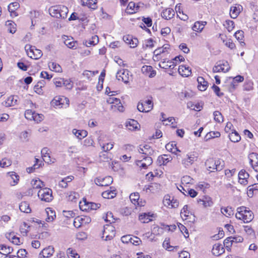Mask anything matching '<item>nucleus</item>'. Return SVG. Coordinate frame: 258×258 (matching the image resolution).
I'll use <instances>...</instances> for the list:
<instances>
[{"mask_svg":"<svg viewBox=\"0 0 258 258\" xmlns=\"http://www.w3.org/2000/svg\"><path fill=\"white\" fill-rule=\"evenodd\" d=\"M235 217L237 219L242 220L244 223H248L253 220L254 215L248 208L241 206L237 208Z\"/></svg>","mask_w":258,"mask_h":258,"instance_id":"obj_1","label":"nucleus"},{"mask_svg":"<svg viewBox=\"0 0 258 258\" xmlns=\"http://www.w3.org/2000/svg\"><path fill=\"white\" fill-rule=\"evenodd\" d=\"M49 14L53 17L65 19L69 12L68 8L63 5L53 6L48 10Z\"/></svg>","mask_w":258,"mask_h":258,"instance_id":"obj_2","label":"nucleus"},{"mask_svg":"<svg viewBox=\"0 0 258 258\" xmlns=\"http://www.w3.org/2000/svg\"><path fill=\"white\" fill-rule=\"evenodd\" d=\"M137 108L140 112H148L153 108V98L151 96H147L138 103Z\"/></svg>","mask_w":258,"mask_h":258,"instance_id":"obj_3","label":"nucleus"},{"mask_svg":"<svg viewBox=\"0 0 258 258\" xmlns=\"http://www.w3.org/2000/svg\"><path fill=\"white\" fill-rule=\"evenodd\" d=\"M205 165L210 172H214L215 169L217 171H219L223 168L224 162L221 160H215L213 159H209L206 161Z\"/></svg>","mask_w":258,"mask_h":258,"instance_id":"obj_4","label":"nucleus"},{"mask_svg":"<svg viewBox=\"0 0 258 258\" xmlns=\"http://www.w3.org/2000/svg\"><path fill=\"white\" fill-rule=\"evenodd\" d=\"M198 153L196 152L188 153L181 160V163L185 168L190 166L195 161H197Z\"/></svg>","mask_w":258,"mask_h":258,"instance_id":"obj_5","label":"nucleus"},{"mask_svg":"<svg viewBox=\"0 0 258 258\" xmlns=\"http://www.w3.org/2000/svg\"><path fill=\"white\" fill-rule=\"evenodd\" d=\"M51 104L56 108L66 107L69 104V100L63 96H56L51 101Z\"/></svg>","mask_w":258,"mask_h":258,"instance_id":"obj_6","label":"nucleus"},{"mask_svg":"<svg viewBox=\"0 0 258 258\" xmlns=\"http://www.w3.org/2000/svg\"><path fill=\"white\" fill-rule=\"evenodd\" d=\"M114 94L109 95L110 97L107 99V102L111 104V108L112 110L123 111V107L120 102V99L114 97Z\"/></svg>","mask_w":258,"mask_h":258,"instance_id":"obj_7","label":"nucleus"},{"mask_svg":"<svg viewBox=\"0 0 258 258\" xmlns=\"http://www.w3.org/2000/svg\"><path fill=\"white\" fill-rule=\"evenodd\" d=\"M230 69V67L229 64L227 61L225 60H220L217 61L215 65L213 68V72L214 73H227Z\"/></svg>","mask_w":258,"mask_h":258,"instance_id":"obj_8","label":"nucleus"},{"mask_svg":"<svg viewBox=\"0 0 258 258\" xmlns=\"http://www.w3.org/2000/svg\"><path fill=\"white\" fill-rule=\"evenodd\" d=\"M52 192L50 188L44 187L40 189L38 192V196L43 201L49 202L52 200Z\"/></svg>","mask_w":258,"mask_h":258,"instance_id":"obj_9","label":"nucleus"},{"mask_svg":"<svg viewBox=\"0 0 258 258\" xmlns=\"http://www.w3.org/2000/svg\"><path fill=\"white\" fill-rule=\"evenodd\" d=\"M80 208L82 211H87L89 210H96L99 208L100 205L92 202H87L86 200H85L82 202L80 203Z\"/></svg>","mask_w":258,"mask_h":258,"instance_id":"obj_10","label":"nucleus"},{"mask_svg":"<svg viewBox=\"0 0 258 258\" xmlns=\"http://www.w3.org/2000/svg\"><path fill=\"white\" fill-rule=\"evenodd\" d=\"M115 236L114 227L112 226L107 225L105 227L102 238L105 240H110Z\"/></svg>","mask_w":258,"mask_h":258,"instance_id":"obj_11","label":"nucleus"},{"mask_svg":"<svg viewBox=\"0 0 258 258\" xmlns=\"http://www.w3.org/2000/svg\"><path fill=\"white\" fill-rule=\"evenodd\" d=\"M94 182L97 185L100 186H108L113 182V178L110 176L105 177H97L95 179Z\"/></svg>","mask_w":258,"mask_h":258,"instance_id":"obj_12","label":"nucleus"},{"mask_svg":"<svg viewBox=\"0 0 258 258\" xmlns=\"http://www.w3.org/2000/svg\"><path fill=\"white\" fill-rule=\"evenodd\" d=\"M197 202L202 205L204 208L211 207L213 205L212 199L208 196H204L201 198L198 199Z\"/></svg>","mask_w":258,"mask_h":258,"instance_id":"obj_13","label":"nucleus"},{"mask_svg":"<svg viewBox=\"0 0 258 258\" xmlns=\"http://www.w3.org/2000/svg\"><path fill=\"white\" fill-rule=\"evenodd\" d=\"M249 163L253 169L258 172V154L256 153H251L248 155Z\"/></svg>","mask_w":258,"mask_h":258,"instance_id":"obj_14","label":"nucleus"},{"mask_svg":"<svg viewBox=\"0 0 258 258\" xmlns=\"http://www.w3.org/2000/svg\"><path fill=\"white\" fill-rule=\"evenodd\" d=\"M116 78L119 81H122L125 84L129 82L128 71L122 70L118 71L116 74Z\"/></svg>","mask_w":258,"mask_h":258,"instance_id":"obj_15","label":"nucleus"},{"mask_svg":"<svg viewBox=\"0 0 258 258\" xmlns=\"http://www.w3.org/2000/svg\"><path fill=\"white\" fill-rule=\"evenodd\" d=\"M123 41L128 44L131 48H134L137 46L139 41L137 38L133 37L132 35H125L123 37Z\"/></svg>","mask_w":258,"mask_h":258,"instance_id":"obj_16","label":"nucleus"},{"mask_svg":"<svg viewBox=\"0 0 258 258\" xmlns=\"http://www.w3.org/2000/svg\"><path fill=\"white\" fill-rule=\"evenodd\" d=\"M249 176V174L245 170H241L238 173V182L243 185H246L248 183V178Z\"/></svg>","mask_w":258,"mask_h":258,"instance_id":"obj_17","label":"nucleus"},{"mask_svg":"<svg viewBox=\"0 0 258 258\" xmlns=\"http://www.w3.org/2000/svg\"><path fill=\"white\" fill-rule=\"evenodd\" d=\"M27 55L31 58L38 59L42 56L41 49H25Z\"/></svg>","mask_w":258,"mask_h":258,"instance_id":"obj_18","label":"nucleus"},{"mask_svg":"<svg viewBox=\"0 0 258 258\" xmlns=\"http://www.w3.org/2000/svg\"><path fill=\"white\" fill-rule=\"evenodd\" d=\"M141 71L143 74L149 78H153L156 74V71L150 66H144L141 69Z\"/></svg>","mask_w":258,"mask_h":258,"instance_id":"obj_19","label":"nucleus"},{"mask_svg":"<svg viewBox=\"0 0 258 258\" xmlns=\"http://www.w3.org/2000/svg\"><path fill=\"white\" fill-rule=\"evenodd\" d=\"M155 217L154 214L151 213H141L139 216V220L143 223H148Z\"/></svg>","mask_w":258,"mask_h":258,"instance_id":"obj_20","label":"nucleus"},{"mask_svg":"<svg viewBox=\"0 0 258 258\" xmlns=\"http://www.w3.org/2000/svg\"><path fill=\"white\" fill-rule=\"evenodd\" d=\"M179 74L183 77H187L191 74V69L186 65H180L178 70Z\"/></svg>","mask_w":258,"mask_h":258,"instance_id":"obj_21","label":"nucleus"},{"mask_svg":"<svg viewBox=\"0 0 258 258\" xmlns=\"http://www.w3.org/2000/svg\"><path fill=\"white\" fill-rule=\"evenodd\" d=\"M125 126L128 130L134 131L139 130L140 125L137 121L134 119H130L126 121Z\"/></svg>","mask_w":258,"mask_h":258,"instance_id":"obj_22","label":"nucleus"},{"mask_svg":"<svg viewBox=\"0 0 258 258\" xmlns=\"http://www.w3.org/2000/svg\"><path fill=\"white\" fill-rule=\"evenodd\" d=\"M18 96H10L3 103V104L6 107L14 106L18 104Z\"/></svg>","mask_w":258,"mask_h":258,"instance_id":"obj_23","label":"nucleus"},{"mask_svg":"<svg viewBox=\"0 0 258 258\" xmlns=\"http://www.w3.org/2000/svg\"><path fill=\"white\" fill-rule=\"evenodd\" d=\"M225 251L223 245L221 243H216L213 245L212 253L216 256H219Z\"/></svg>","mask_w":258,"mask_h":258,"instance_id":"obj_24","label":"nucleus"},{"mask_svg":"<svg viewBox=\"0 0 258 258\" xmlns=\"http://www.w3.org/2000/svg\"><path fill=\"white\" fill-rule=\"evenodd\" d=\"M54 252V248L51 246L44 248L39 253L40 257L48 258L52 255Z\"/></svg>","mask_w":258,"mask_h":258,"instance_id":"obj_25","label":"nucleus"},{"mask_svg":"<svg viewBox=\"0 0 258 258\" xmlns=\"http://www.w3.org/2000/svg\"><path fill=\"white\" fill-rule=\"evenodd\" d=\"M162 59L163 60L159 63L160 68L164 70L173 69L174 68L175 64H173V63L170 62V59L167 58H163Z\"/></svg>","mask_w":258,"mask_h":258,"instance_id":"obj_26","label":"nucleus"},{"mask_svg":"<svg viewBox=\"0 0 258 258\" xmlns=\"http://www.w3.org/2000/svg\"><path fill=\"white\" fill-rule=\"evenodd\" d=\"M99 42V38L97 35L92 36V37L87 40L83 42L84 45L86 47L94 46Z\"/></svg>","mask_w":258,"mask_h":258,"instance_id":"obj_27","label":"nucleus"},{"mask_svg":"<svg viewBox=\"0 0 258 258\" xmlns=\"http://www.w3.org/2000/svg\"><path fill=\"white\" fill-rule=\"evenodd\" d=\"M171 160L172 158L170 156L163 155L158 157L157 162L160 166L165 165L167 163L171 161Z\"/></svg>","mask_w":258,"mask_h":258,"instance_id":"obj_28","label":"nucleus"},{"mask_svg":"<svg viewBox=\"0 0 258 258\" xmlns=\"http://www.w3.org/2000/svg\"><path fill=\"white\" fill-rule=\"evenodd\" d=\"M175 15V12L172 9H166L161 13V16L166 20L172 19Z\"/></svg>","mask_w":258,"mask_h":258,"instance_id":"obj_29","label":"nucleus"},{"mask_svg":"<svg viewBox=\"0 0 258 258\" xmlns=\"http://www.w3.org/2000/svg\"><path fill=\"white\" fill-rule=\"evenodd\" d=\"M7 176L10 178L9 180H11L10 183L11 185L14 186L16 185L19 180V176L15 172H9L7 173Z\"/></svg>","mask_w":258,"mask_h":258,"instance_id":"obj_30","label":"nucleus"},{"mask_svg":"<svg viewBox=\"0 0 258 258\" xmlns=\"http://www.w3.org/2000/svg\"><path fill=\"white\" fill-rule=\"evenodd\" d=\"M166 53H168L167 50H165L164 49H162V51H161V49H155L153 52V59L157 61L159 59H163V57Z\"/></svg>","mask_w":258,"mask_h":258,"instance_id":"obj_31","label":"nucleus"},{"mask_svg":"<svg viewBox=\"0 0 258 258\" xmlns=\"http://www.w3.org/2000/svg\"><path fill=\"white\" fill-rule=\"evenodd\" d=\"M197 81L198 82V87L199 90L201 91H205L208 87V82L202 77H199L197 79Z\"/></svg>","mask_w":258,"mask_h":258,"instance_id":"obj_32","label":"nucleus"},{"mask_svg":"<svg viewBox=\"0 0 258 258\" xmlns=\"http://www.w3.org/2000/svg\"><path fill=\"white\" fill-rule=\"evenodd\" d=\"M63 43L68 48H73L74 47H76L78 44V42L74 41L73 38H69L68 36L64 37Z\"/></svg>","mask_w":258,"mask_h":258,"instance_id":"obj_33","label":"nucleus"},{"mask_svg":"<svg viewBox=\"0 0 258 258\" xmlns=\"http://www.w3.org/2000/svg\"><path fill=\"white\" fill-rule=\"evenodd\" d=\"M138 150L140 154H143L145 156L151 155L153 152V151L148 145H146L142 147L140 146Z\"/></svg>","mask_w":258,"mask_h":258,"instance_id":"obj_34","label":"nucleus"},{"mask_svg":"<svg viewBox=\"0 0 258 258\" xmlns=\"http://www.w3.org/2000/svg\"><path fill=\"white\" fill-rule=\"evenodd\" d=\"M45 213L47 216L46 218V221L47 222L53 221L56 217L55 211L51 208H46Z\"/></svg>","mask_w":258,"mask_h":258,"instance_id":"obj_35","label":"nucleus"},{"mask_svg":"<svg viewBox=\"0 0 258 258\" xmlns=\"http://www.w3.org/2000/svg\"><path fill=\"white\" fill-rule=\"evenodd\" d=\"M74 179V177L72 175L68 176L62 178L58 183L59 187L61 188H67L68 183L70 182Z\"/></svg>","mask_w":258,"mask_h":258,"instance_id":"obj_36","label":"nucleus"},{"mask_svg":"<svg viewBox=\"0 0 258 258\" xmlns=\"http://www.w3.org/2000/svg\"><path fill=\"white\" fill-rule=\"evenodd\" d=\"M40 14L39 12L36 11H31L30 12V17L31 19L32 26H35L37 22L38 21Z\"/></svg>","mask_w":258,"mask_h":258,"instance_id":"obj_37","label":"nucleus"},{"mask_svg":"<svg viewBox=\"0 0 258 258\" xmlns=\"http://www.w3.org/2000/svg\"><path fill=\"white\" fill-rule=\"evenodd\" d=\"M72 133L79 140H82L85 138L88 135L87 132L83 130H79L77 129H73Z\"/></svg>","mask_w":258,"mask_h":258,"instance_id":"obj_38","label":"nucleus"},{"mask_svg":"<svg viewBox=\"0 0 258 258\" xmlns=\"http://www.w3.org/2000/svg\"><path fill=\"white\" fill-rule=\"evenodd\" d=\"M81 3L83 6H87L92 9H95L97 7V0H81Z\"/></svg>","mask_w":258,"mask_h":258,"instance_id":"obj_39","label":"nucleus"},{"mask_svg":"<svg viewBox=\"0 0 258 258\" xmlns=\"http://www.w3.org/2000/svg\"><path fill=\"white\" fill-rule=\"evenodd\" d=\"M206 24V22L197 21L195 23L192 29L195 31L201 32Z\"/></svg>","mask_w":258,"mask_h":258,"instance_id":"obj_40","label":"nucleus"},{"mask_svg":"<svg viewBox=\"0 0 258 258\" xmlns=\"http://www.w3.org/2000/svg\"><path fill=\"white\" fill-rule=\"evenodd\" d=\"M31 183L34 189H41L45 186L44 182L39 179H33Z\"/></svg>","mask_w":258,"mask_h":258,"instance_id":"obj_41","label":"nucleus"},{"mask_svg":"<svg viewBox=\"0 0 258 258\" xmlns=\"http://www.w3.org/2000/svg\"><path fill=\"white\" fill-rule=\"evenodd\" d=\"M19 209L22 212L26 213H30L31 211L29 204L26 202H22L20 203Z\"/></svg>","mask_w":258,"mask_h":258,"instance_id":"obj_42","label":"nucleus"},{"mask_svg":"<svg viewBox=\"0 0 258 258\" xmlns=\"http://www.w3.org/2000/svg\"><path fill=\"white\" fill-rule=\"evenodd\" d=\"M165 147L168 151L174 154H176L177 152H180V151L177 147L176 144L174 142H172L171 143L166 144Z\"/></svg>","mask_w":258,"mask_h":258,"instance_id":"obj_43","label":"nucleus"},{"mask_svg":"<svg viewBox=\"0 0 258 258\" xmlns=\"http://www.w3.org/2000/svg\"><path fill=\"white\" fill-rule=\"evenodd\" d=\"M116 191L114 189L107 190L102 193V196L105 199H112L116 196Z\"/></svg>","mask_w":258,"mask_h":258,"instance_id":"obj_44","label":"nucleus"},{"mask_svg":"<svg viewBox=\"0 0 258 258\" xmlns=\"http://www.w3.org/2000/svg\"><path fill=\"white\" fill-rule=\"evenodd\" d=\"M244 32L242 30H238L234 34L235 38L238 41L239 43L240 44L241 47H243L245 43L243 41H242Z\"/></svg>","mask_w":258,"mask_h":258,"instance_id":"obj_45","label":"nucleus"},{"mask_svg":"<svg viewBox=\"0 0 258 258\" xmlns=\"http://www.w3.org/2000/svg\"><path fill=\"white\" fill-rule=\"evenodd\" d=\"M130 199L132 203L135 205H138L142 206V205L139 203L140 195L138 192H135L131 194L130 196Z\"/></svg>","mask_w":258,"mask_h":258,"instance_id":"obj_46","label":"nucleus"},{"mask_svg":"<svg viewBox=\"0 0 258 258\" xmlns=\"http://www.w3.org/2000/svg\"><path fill=\"white\" fill-rule=\"evenodd\" d=\"M229 137L230 141L234 143L238 142L241 140V137L240 135L235 130L229 134Z\"/></svg>","mask_w":258,"mask_h":258,"instance_id":"obj_47","label":"nucleus"},{"mask_svg":"<svg viewBox=\"0 0 258 258\" xmlns=\"http://www.w3.org/2000/svg\"><path fill=\"white\" fill-rule=\"evenodd\" d=\"M6 26L7 27L8 31L11 33H14L16 31V25L12 21H7L6 22Z\"/></svg>","mask_w":258,"mask_h":258,"instance_id":"obj_48","label":"nucleus"},{"mask_svg":"<svg viewBox=\"0 0 258 258\" xmlns=\"http://www.w3.org/2000/svg\"><path fill=\"white\" fill-rule=\"evenodd\" d=\"M220 136V133L219 132H210L208 133L204 138L205 141H208L211 139L218 138Z\"/></svg>","mask_w":258,"mask_h":258,"instance_id":"obj_49","label":"nucleus"},{"mask_svg":"<svg viewBox=\"0 0 258 258\" xmlns=\"http://www.w3.org/2000/svg\"><path fill=\"white\" fill-rule=\"evenodd\" d=\"M13 248L10 246H7L6 245H0V253L3 255H7L11 253Z\"/></svg>","mask_w":258,"mask_h":258,"instance_id":"obj_50","label":"nucleus"},{"mask_svg":"<svg viewBox=\"0 0 258 258\" xmlns=\"http://www.w3.org/2000/svg\"><path fill=\"white\" fill-rule=\"evenodd\" d=\"M240 12V8L236 7H231L230 10V15L233 19L237 18Z\"/></svg>","mask_w":258,"mask_h":258,"instance_id":"obj_51","label":"nucleus"},{"mask_svg":"<svg viewBox=\"0 0 258 258\" xmlns=\"http://www.w3.org/2000/svg\"><path fill=\"white\" fill-rule=\"evenodd\" d=\"M29 226L26 222H23L20 227V231L23 236H27L29 231Z\"/></svg>","mask_w":258,"mask_h":258,"instance_id":"obj_52","label":"nucleus"},{"mask_svg":"<svg viewBox=\"0 0 258 258\" xmlns=\"http://www.w3.org/2000/svg\"><path fill=\"white\" fill-rule=\"evenodd\" d=\"M214 120L217 122H223L224 118L221 113L219 111H215L213 113Z\"/></svg>","mask_w":258,"mask_h":258,"instance_id":"obj_53","label":"nucleus"},{"mask_svg":"<svg viewBox=\"0 0 258 258\" xmlns=\"http://www.w3.org/2000/svg\"><path fill=\"white\" fill-rule=\"evenodd\" d=\"M221 212L225 216L228 217L231 215H233V210L231 207H222L221 208Z\"/></svg>","mask_w":258,"mask_h":258,"instance_id":"obj_54","label":"nucleus"},{"mask_svg":"<svg viewBox=\"0 0 258 258\" xmlns=\"http://www.w3.org/2000/svg\"><path fill=\"white\" fill-rule=\"evenodd\" d=\"M139 7L138 6H136V4L134 2H130L127 7L126 10L127 11L131 10V11H129L128 13L130 14H134L139 9Z\"/></svg>","mask_w":258,"mask_h":258,"instance_id":"obj_55","label":"nucleus"},{"mask_svg":"<svg viewBox=\"0 0 258 258\" xmlns=\"http://www.w3.org/2000/svg\"><path fill=\"white\" fill-rule=\"evenodd\" d=\"M253 82L251 80H246L243 85L244 90L249 91L253 89Z\"/></svg>","mask_w":258,"mask_h":258,"instance_id":"obj_56","label":"nucleus"},{"mask_svg":"<svg viewBox=\"0 0 258 258\" xmlns=\"http://www.w3.org/2000/svg\"><path fill=\"white\" fill-rule=\"evenodd\" d=\"M232 236L227 237L225 239L223 242V246H225L228 251H230L231 250V246H232L233 243V241L232 240Z\"/></svg>","mask_w":258,"mask_h":258,"instance_id":"obj_57","label":"nucleus"},{"mask_svg":"<svg viewBox=\"0 0 258 258\" xmlns=\"http://www.w3.org/2000/svg\"><path fill=\"white\" fill-rule=\"evenodd\" d=\"M164 202H166L168 206H171V208H175L178 206L179 203L176 200H174L172 198V200L165 199Z\"/></svg>","mask_w":258,"mask_h":258,"instance_id":"obj_58","label":"nucleus"},{"mask_svg":"<svg viewBox=\"0 0 258 258\" xmlns=\"http://www.w3.org/2000/svg\"><path fill=\"white\" fill-rule=\"evenodd\" d=\"M12 164V161L8 158H5L0 160V166L2 168L9 167Z\"/></svg>","mask_w":258,"mask_h":258,"instance_id":"obj_59","label":"nucleus"},{"mask_svg":"<svg viewBox=\"0 0 258 258\" xmlns=\"http://www.w3.org/2000/svg\"><path fill=\"white\" fill-rule=\"evenodd\" d=\"M49 67L50 69L55 72H61V67L57 63L55 62H51L49 64Z\"/></svg>","mask_w":258,"mask_h":258,"instance_id":"obj_60","label":"nucleus"},{"mask_svg":"<svg viewBox=\"0 0 258 258\" xmlns=\"http://www.w3.org/2000/svg\"><path fill=\"white\" fill-rule=\"evenodd\" d=\"M98 71H90L88 70H85L83 73V75L86 77L88 80H91V78L93 77L95 74H98Z\"/></svg>","mask_w":258,"mask_h":258,"instance_id":"obj_61","label":"nucleus"},{"mask_svg":"<svg viewBox=\"0 0 258 258\" xmlns=\"http://www.w3.org/2000/svg\"><path fill=\"white\" fill-rule=\"evenodd\" d=\"M170 62L175 64V67L179 63L184 60V58L181 55L175 56L174 58L171 59Z\"/></svg>","mask_w":258,"mask_h":258,"instance_id":"obj_62","label":"nucleus"},{"mask_svg":"<svg viewBox=\"0 0 258 258\" xmlns=\"http://www.w3.org/2000/svg\"><path fill=\"white\" fill-rule=\"evenodd\" d=\"M68 255L70 258H79V255L76 252L75 250H73L72 248H69L67 250Z\"/></svg>","mask_w":258,"mask_h":258,"instance_id":"obj_63","label":"nucleus"},{"mask_svg":"<svg viewBox=\"0 0 258 258\" xmlns=\"http://www.w3.org/2000/svg\"><path fill=\"white\" fill-rule=\"evenodd\" d=\"M17 254L20 258H29L28 254L25 249H20L17 252Z\"/></svg>","mask_w":258,"mask_h":258,"instance_id":"obj_64","label":"nucleus"}]
</instances>
